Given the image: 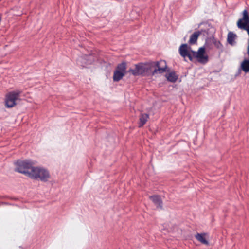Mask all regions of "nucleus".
Listing matches in <instances>:
<instances>
[{"label": "nucleus", "instance_id": "14", "mask_svg": "<svg viewBox=\"0 0 249 249\" xmlns=\"http://www.w3.org/2000/svg\"><path fill=\"white\" fill-rule=\"evenodd\" d=\"M149 118V115L146 113H142L140 116V123L139 124V127H141L146 123L148 119Z\"/></svg>", "mask_w": 249, "mask_h": 249}, {"label": "nucleus", "instance_id": "2", "mask_svg": "<svg viewBox=\"0 0 249 249\" xmlns=\"http://www.w3.org/2000/svg\"><path fill=\"white\" fill-rule=\"evenodd\" d=\"M21 90H17L8 92L5 96V106L11 108L17 105V101L20 100Z\"/></svg>", "mask_w": 249, "mask_h": 249}, {"label": "nucleus", "instance_id": "7", "mask_svg": "<svg viewBox=\"0 0 249 249\" xmlns=\"http://www.w3.org/2000/svg\"><path fill=\"white\" fill-rule=\"evenodd\" d=\"M150 66L151 68H154V70L152 72V75L156 74H162L168 71L166 62L163 60H160L159 61L152 62L150 63Z\"/></svg>", "mask_w": 249, "mask_h": 249}, {"label": "nucleus", "instance_id": "1", "mask_svg": "<svg viewBox=\"0 0 249 249\" xmlns=\"http://www.w3.org/2000/svg\"><path fill=\"white\" fill-rule=\"evenodd\" d=\"M34 167V163L30 160H18L16 163L15 171L30 177Z\"/></svg>", "mask_w": 249, "mask_h": 249}, {"label": "nucleus", "instance_id": "10", "mask_svg": "<svg viewBox=\"0 0 249 249\" xmlns=\"http://www.w3.org/2000/svg\"><path fill=\"white\" fill-rule=\"evenodd\" d=\"M150 200L156 205L157 208L162 209V201L160 196L154 195L149 196Z\"/></svg>", "mask_w": 249, "mask_h": 249}, {"label": "nucleus", "instance_id": "12", "mask_svg": "<svg viewBox=\"0 0 249 249\" xmlns=\"http://www.w3.org/2000/svg\"><path fill=\"white\" fill-rule=\"evenodd\" d=\"M165 76L168 81L172 83L176 82L178 79V76L176 74L175 71H172L166 74Z\"/></svg>", "mask_w": 249, "mask_h": 249}, {"label": "nucleus", "instance_id": "19", "mask_svg": "<svg viewBox=\"0 0 249 249\" xmlns=\"http://www.w3.org/2000/svg\"><path fill=\"white\" fill-rule=\"evenodd\" d=\"M1 0H0V1H1Z\"/></svg>", "mask_w": 249, "mask_h": 249}, {"label": "nucleus", "instance_id": "8", "mask_svg": "<svg viewBox=\"0 0 249 249\" xmlns=\"http://www.w3.org/2000/svg\"><path fill=\"white\" fill-rule=\"evenodd\" d=\"M126 69V64L122 62L118 65L115 71L114 72L113 79L114 81H120L124 76Z\"/></svg>", "mask_w": 249, "mask_h": 249}, {"label": "nucleus", "instance_id": "13", "mask_svg": "<svg viewBox=\"0 0 249 249\" xmlns=\"http://www.w3.org/2000/svg\"><path fill=\"white\" fill-rule=\"evenodd\" d=\"M200 32L199 31L194 32L191 36L189 40V43L191 45L195 44L198 39Z\"/></svg>", "mask_w": 249, "mask_h": 249}, {"label": "nucleus", "instance_id": "5", "mask_svg": "<svg viewBox=\"0 0 249 249\" xmlns=\"http://www.w3.org/2000/svg\"><path fill=\"white\" fill-rule=\"evenodd\" d=\"M237 26L239 29L247 32L249 40V14L247 9L243 11L242 18L237 21Z\"/></svg>", "mask_w": 249, "mask_h": 249}, {"label": "nucleus", "instance_id": "17", "mask_svg": "<svg viewBox=\"0 0 249 249\" xmlns=\"http://www.w3.org/2000/svg\"><path fill=\"white\" fill-rule=\"evenodd\" d=\"M213 42L217 49H219L220 50H222L223 46L220 41L216 40V39H213Z\"/></svg>", "mask_w": 249, "mask_h": 249}, {"label": "nucleus", "instance_id": "15", "mask_svg": "<svg viewBox=\"0 0 249 249\" xmlns=\"http://www.w3.org/2000/svg\"><path fill=\"white\" fill-rule=\"evenodd\" d=\"M242 70L245 72H249V60H244L241 64Z\"/></svg>", "mask_w": 249, "mask_h": 249}, {"label": "nucleus", "instance_id": "4", "mask_svg": "<svg viewBox=\"0 0 249 249\" xmlns=\"http://www.w3.org/2000/svg\"><path fill=\"white\" fill-rule=\"evenodd\" d=\"M151 69L149 64L139 63L135 65L134 69H130L129 72L131 73L134 76H145Z\"/></svg>", "mask_w": 249, "mask_h": 249}, {"label": "nucleus", "instance_id": "11", "mask_svg": "<svg viewBox=\"0 0 249 249\" xmlns=\"http://www.w3.org/2000/svg\"><path fill=\"white\" fill-rule=\"evenodd\" d=\"M206 234L197 233L195 235V238L200 243L206 245H209V242L205 238Z\"/></svg>", "mask_w": 249, "mask_h": 249}, {"label": "nucleus", "instance_id": "16", "mask_svg": "<svg viewBox=\"0 0 249 249\" xmlns=\"http://www.w3.org/2000/svg\"><path fill=\"white\" fill-rule=\"evenodd\" d=\"M236 35L233 33L230 32L228 34L227 41L231 45L234 43Z\"/></svg>", "mask_w": 249, "mask_h": 249}, {"label": "nucleus", "instance_id": "9", "mask_svg": "<svg viewBox=\"0 0 249 249\" xmlns=\"http://www.w3.org/2000/svg\"><path fill=\"white\" fill-rule=\"evenodd\" d=\"M190 47L188 46L187 44H181L179 48V53L180 55L185 58L188 57L190 60L192 61V53L191 52Z\"/></svg>", "mask_w": 249, "mask_h": 249}, {"label": "nucleus", "instance_id": "18", "mask_svg": "<svg viewBox=\"0 0 249 249\" xmlns=\"http://www.w3.org/2000/svg\"><path fill=\"white\" fill-rule=\"evenodd\" d=\"M247 54H248V57L249 58V40H248V46H247Z\"/></svg>", "mask_w": 249, "mask_h": 249}, {"label": "nucleus", "instance_id": "3", "mask_svg": "<svg viewBox=\"0 0 249 249\" xmlns=\"http://www.w3.org/2000/svg\"><path fill=\"white\" fill-rule=\"evenodd\" d=\"M33 179H39L42 181H46L50 178V174L47 170L39 167H35L30 177Z\"/></svg>", "mask_w": 249, "mask_h": 249}, {"label": "nucleus", "instance_id": "6", "mask_svg": "<svg viewBox=\"0 0 249 249\" xmlns=\"http://www.w3.org/2000/svg\"><path fill=\"white\" fill-rule=\"evenodd\" d=\"M191 52L192 53V61L194 58H196L199 63L203 64H205L208 62L209 57L205 53L204 47L199 48L197 52L191 51Z\"/></svg>", "mask_w": 249, "mask_h": 249}]
</instances>
